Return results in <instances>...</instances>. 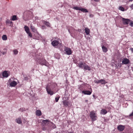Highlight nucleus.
Segmentation results:
<instances>
[{
	"instance_id": "f257e3e1",
	"label": "nucleus",
	"mask_w": 133,
	"mask_h": 133,
	"mask_svg": "<svg viewBox=\"0 0 133 133\" xmlns=\"http://www.w3.org/2000/svg\"><path fill=\"white\" fill-rule=\"evenodd\" d=\"M78 66L79 68H83L85 70H88L89 71L91 70L90 67L87 65L85 62H80L78 64Z\"/></svg>"
},
{
	"instance_id": "f03ea898",
	"label": "nucleus",
	"mask_w": 133,
	"mask_h": 133,
	"mask_svg": "<svg viewBox=\"0 0 133 133\" xmlns=\"http://www.w3.org/2000/svg\"><path fill=\"white\" fill-rule=\"evenodd\" d=\"M32 14V12L31 11H26L23 14V18L24 20L26 21Z\"/></svg>"
},
{
	"instance_id": "7ed1b4c3",
	"label": "nucleus",
	"mask_w": 133,
	"mask_h": 133,
	"mask_svg": "<svg viewBox=\"0 0 133 133\" xmlns=\"http://www.w3.org/2000/svg\"><path fill=\"white\" fill-rule=\"evenodd\" d=\"M39 57H38L37 58V64H40L41 65H46L47 64V62L44 59H39Z\"/></svg>"
},
{
	"instance_id": "20e7f679",
	"label": "nucleus",
	"mask_w": 133,
	"mask_h": 133,
	"mask_svg": "<svg viewBox=\"0 0 133 133\" xmlns=\"http://www.w3.org/2000/svg\"><path fill=\"white\" fill-rule=\"evenodd\" d=\"M46 89L48 94L50 95H52L55 93L54 91L51 90L50 84H48L46 85Z\"/></svg>"
},
{
	"instance_id": "39448f33",
	"label": "nucleus",
	"mask_w": 133,
	"mask_h": 133,
	"mask_svg": "<svg viewBox=\"0 0 133 133\" xmlns=\"http://www.w3.org/2000/svg\"><path fill=\"white\" fill-rule=\"evenodd\" d=\"M89 116L92 121H95L97 119L96 114L95 112L94 111H91L90 112Z\"/></svg>"
},
{
	"instance_id": "423d86ee",
	"label": "nucleus",
	"mask_w": 133,
	"mask_h": 133,
	"mask_svg": "<svg viewBox=\"0 0 133 133\" xmlns=\"http://www.w3.org/2000/svg\"><path fill=\"white\" fill-rule=\"evenodd\" d=\"M122 20L123 24L124 25H128L131 21V20L129 19H125L123 18H122Z\"/></svg>"
},
{
	"instance_id": "0eeeda50",
	"label": "nucleus",
	"mask_w": 133,
	"mask_h": 133,
	"mask_svg": "<svg viewBox=\"0 0 133 133\" xmlns=\"http://www.w3.org/2000/svg\"><path fill=\"white\" fill-rule=\"evenodd\" d=\"M65 51L67 55H70L72 53V51L71 49L69 48L66 47L65 48Z\"/></svg>"
},
{
	"instance_id": "6e6552de",
	"label": "nucleus",
	"mask_w": 133,
	"mask_h": 133,
	"mask_svg": "<svg viewBox=\"0 0 133 133\" xmlns=\"http://www.w3.org/2000/svg\"><path fill=\"white\" fill-rule=\"evenodd\" d=\"M117 128L118 130L122 131L125 128V126L120 125L117 127Z\"/></svg>"
},
{
	"instance_id": "1a4fd4ad",
	"label": "nucleus",
	"mask_w": 133,
	"mask_h": 133,
	"mask_svg": "<svg viewBox=\"0 0 133 133\" xmlns=\"http://www.w3.org/2000/svg\"><path fill=\"white\" fill-rule=\"evenodd\" d=\"M130 62L129 60L127 58H124L122 60V63L124 64H128Z\"/></svg>"
},
{
	"instance_id": "9d476101",
	"label": "nucleus",
	"mask_w": 133,
	"mask_h": 133,
	"mask_svg": "<svg viewBox=\"0 0 133 133\" xmlns=\"http://www.w3.org/2000/svg\"><path fill=\"white\" fill-rule=\"evenodd\" d=\"M51 43L54 46H57L59 44H60V43H59L58 41L57 40H55L53 41Z\"/></svg>"
},
{
	"instance_id": "9b49d317",
	"label": "nucleus",
	"mask_w": 133,
	"mask_h": 133,
	"mask_svg": "<svg viewBox=\"0 0 133 133\" xmlns=\"http://www.w3.org/2000/svg\"><path fill=\"white\" fill-rule=\"evenodd\" d=\"M92 90L91 91H89L83 90L82 91V93L85 95H90L92 93Z\"/></svg>"
},
{
	"instance_id": "f8f14e48",
	"label": "nucleus",
	"mask_w": 133,
	"mask_h": 133,
	"mask_svg": "<svg viewBox=\"0 0 133 133\" xmlns=\"http://www.w3.org/2000/svg\"><path fill=\"white\" fill-rule=\"evenodd\" d=\"M9 75V74L6 71H4L2 73V76L4 77H7Z\"/></svg>"
},
{
	"instance_id": "ddd939ff",
	"label": "nucleus",
	"mask_w": 133,
	"mask_h": 133,
	"mask_svg": "<svg viewBox=\"0 0 133 133\" xmlns=\"http://www.w3.org/2000/svg\"><path fill=\"white\" fill-rule=\"evenodd\" d=\"M48 84H50V87L52 89H54L57 85V84L55 83H49Z\"/></svg>"
},
{
	"instance_id": "4468645a",
	"label": "nucleus",
	"mask_w": 133,
	"mask_h": 133,
	"mask_svg": "<svg viewBox=\"0 0 133 133\" xmlns=\"http://www.w3.org/2000/svg\"><path fill=\"white\" fill-rule=\"evenodd\" d=\"M63 104L65 106H68L70 105V102L66 100H64L63 101Z\"/></svg>"
},
{
	"instance_id": "2eb2a0df",
	"label": "nucleus",
	"mask_w": 133,
	"mask_h": 133,
	"mask_svg": "<svg viewBox=\"0 0 133 133\" xmlns=\"http://www.w3.org/2000/svg\"><path fill=\"white\" fill-rule=\"evenodd\" d=\"M36 115L38 116H41L42 115V112L40 110H37L36 111Z\"/></svg>"
},
{
	"instance_id": "dca6fc26",
	"label": "nucleus",
	"mask_w": 133,
	"mask_h": 133,
	"mask_svg": "<svg viewBox=\"0 0 133 133\" xmlns=\"http://www.w3.org/2000/svg\"><path fill=\"white\" fill-rule=\"evenodd\" d=\"M17 84V83L15 81H13L11 82L10 84V85L11 86L13 87H15Z\"/></svg>"
},
{
	"instance_id": "f3484780",
	"label": "nucleus",
	"mask_w": 133,
	"mask_h": 133,
	"mask_svg": "<svg viewBox=\"0 0 133 133\" xmlns=\"http://www.w3.org/2000/svg\"><path fill=\"white\" fill-rule=\"evenodd\" d=\"M30 27L31 29L32 30V31L34 32H36L37 31V30L35 28V27L32 25V24H31L30 25Z\"/></svg>"
},
{
	"instance_id": "a211bd4d",
	"label": "nucleus",
	"mask_w": 133,
	"mask_h": 133,
	"mask_svg": "<svg viewBox=\"0 0 133 133\" xmlns=\"http://www.w3.org/2000/svg\"><path fill=\"white\" fill-rule=\"evenodd\" d=\"M85 32L86 33V34L87 35H88L89 34V33L90 32V30L89 29H88L87 28L85 29Z\"/></svg>"
},
{
	"instance_id": "6ab92c4d",
	"label": "nucleus",
	"mask_w": 133,
	"mask_h": 133,
	"mask_svg": "<svg viewBox=\"0 0 133 133\" xmlns=\"http://www.w3.org/2000/svg\"><path fill=\"white\" fill-rule=\"evenodd\" d=\"M16 122L18 124L22 123V120L21 118L19 117L16 119Z\"/></svg>"
},
{
	"instance_id": "aec40b11",
	"label": "nucleus",
	"mask_w": 133,
	"mask_h": 133,
	"mask_svg": "<svg viewBox=\"0 0 133 133\" xmlns=\"http://www.w3.org/2000/svg\"><path fill=\"white\" fill-rule=\"evenodd\" d=\"M102 48L103 52H106L108 51L107 48L103 45L102 46Z\"/></svg>"
},
{
	"instance_id": "412c9836",
	"label": "nucleus",
	"mask_w": 133,
	"mask_h": 133,
	"mask_svg": "<svg viewBox=\"0 0 133 133\" xmlns=\"http://www.w3.org/2000/svg\"><path fill=\"white\" fill-rule=\"evenodd\" d=\"M24 28L25 31H26L27 33H28V32H29V27L28 26L26 25L25 26Z\"/></svg>"
},
{
	"instance_id": "4be33fe9",
	"label": "nucleus",
	"mask_w": 133,
	"mask_h": 133,
	"mask_svg": "<svg viewBox=\"0 0 133 133\" xmlns=\"http://www.w3.org/2000/svg\"><path fill=\"white\" fill-rule=\"evenodd\" d=\"M80 10H81L83 12H88V11L87 9L85 8H81Z\"/></svg>"
},
{
	"instance_id": "5701e85b",
	"label": "nucleus",
	"mask_w": 133,
	"mask_h": 133,
	"mask_svg": "<svg viewBox=\"0 0 133 133\" xmlns=\"http://www.w3.org/2000/svg\"><path fill=\"white\" fill-rule=\"evenodd\" d=\"M107 112V111L105 109H102L101 110V113L104 115L106 114Z\"/></svg>"
},
{
	"instance_id": "b1692460",
	"label": "nucleus",
	"mask_w": 133,
	"mask_h": 133,
	"mask_svg": "<svg viewBox=\"0 0 133 133\" xmlns=\"http://www.w3.org/2000/svg\"><path fill=\"white\" fill-rule=\"evenodd\" d=\"M99 82H100V83H101L102 84H104L106 83L105 81L102 79L100 80Z\"/></svg>"
},
{
	"instance_id": "393cba45",
	"label": "nucleus",
	"mask_w": 133,
	"mask_h": 133,
	"mask_svg": "<svg viewBox=\"0 0 133 133\" xmlns=\"http://www.w3.org/2000/svg\"><path fill=\"white\" fill-rule=\"evenodd\" d=\"M44 24L48 26H50V24L49 22L46 21H45L44 22Z\"/></svg>"
},
{
	"instance_id": "a878e982",
	"label": "nucleus",
	"mask_w": 133,
	"mask_h": 133,
	"mask_svg": "<svg viewBox=\"0 0 133 133\" xmlns=\"http://www.w3.org/2000/svg\"><path fill=\"white\" fill-rule=\"evenodd\" d=\"M2 39L3 40H6L7 39V36L5 35H4L2 37Z\"/></svg>"
},
{
	"instance_id": "bb28decb",
	"label": "nucleus",
	"mask_w": 133,
	"mask_h": 133,
	"mask_svg": "<svg viewBox=\"0 0 133 133\" xmlns=\"http://www.w3.org/2000/svg\"><path fill=\"white\" fill-rule=\"evenodd\" d=\"M13 52L14 55H16L18 53V51L16 49H14L13 50Z\"/></svg>"
},
{
	"instance_id": "cd10ccee",
	"label": "nucleus",
	"mask_w": 133,
	"mask_h": 133,
	"mask_svg": "<svg viewBox=\"0 0 133 133\" xmlns=\"http://www.w3.org/2000/svg\"><path fill=\"white\" fill-rule=\"evenodd\" d=\"M43 122L44 124H46L47 123L49 122V120H43L42 121Z\"/></svg>"
},
{
	"instance_id": "c85d7f7f",
	"label": "nucleus",
	"mask_w": 133,
	"mask_h": 133,
	"mask_svg": "<svg viewBox=\"0 0 133 133\" xmlns=\"http://www.w3.org/2000/svg\"><path fill=\"white\" fill-rule=\"evenodd\" d=\"M118 9L122 11H124V9L122 6H119Z\"/></svg>"
},
{
	"instance_id": "c756f323",
	"label": "nucleus",
	"mask_w": 133,
	"mask_h": 133,
	"mask_svg": "<svg viewBox=\"0 0 133 133\" xmlns=\"http://www.w3.org/2000/svg\"><path fill=\"white\" fill-rule=\"evenodd\" d=\"M6 23L8 24H11L13 23L10 20L7 19L6 21Z\"/></svg>"
},
{
	"instance_id": "7c9ffc66",
	"label": "nucleus",
	"mask_w": 133,
	"mask_h": 133,
	"mask_svg": "<svg viewBox=\"0 0 133 133\" xmlns=\"http://www.w3.org/2000/svg\"><path fill=\"white\" fill-rule=\"evenodd\" d=\"M73 9H74L76 10H79L81 8H80L78 6H76V7H73Z\"/></svg>"
},
{
	"instance_id": "2f4dec72",
	"label": "nucleus",
	"mask_w": 133,
	"mask_h": 133,
	"mask_svg": "<svg viewBox=\"0 0 133 133\" xmlns=\"http://www.w3.org/2000/svg\"><path fill=\"white\" fill-rule=\"evenodd\" d=\"M17 19L16 16L15 15H14L13 16L12 20L13 21H15Z\"/></svg>"
},
{
	"instance_id": "473e14b6",
	"label": "nucleus",
	"mask_w": 133,
	"mask_h": 133,
	"mask_svg": "<svg viewBox=\"0 0 133 133\" xmlns=\"http://www.w3.org/2000/svg\"><path fill=\"white\" fill-rule=\"evenodd\" d=\"M129 25L131 26H133V21H131Z\"/></svg>"
},
{
	"instance_id": "72a5a7b5",
	"label": "nucleus",
	"mask_w": 133,
	"mask_h": 133,
	"mask_svg": "<svg viewBox=\"0 0 133 133\" xmlns=\"http://www.w3.org/2000/svg\"><path fill=\"white\" fill-rule=\"evenodd\" d=\"M27 33L28 34V35L29 36H30L31 37H32V34L30 32V31L29 32H28V33Z\"/></svg>"
},
{
	"instance_id": "f704fd0d",
	"label": "nucleus",
	"mask_w": 133,
	"mask_h": 133,
	"mask_svg": "<svg viewBox=\"0 0 133 133\" xmlns=\"http://www.w3.org/2000/svg\"><path fill=\"white\" fill-rule=\"evenodd\" d=\"M59 97H56L55 98L56 102H57L58 101Z\"/></svg>"
},
{
	"instance_id": "c9c22d12",
	"label": "nucleus",
	"mask_w": 133,
	"mask_h": 133,
	"mask_svg": "<svg viewBox=\"0 0 133 133\" xmlns=\"http://www.w3.org/2000/svg\"><path fill=\"white\" fill-rule=\"evenodd\" d=\"M24 109L23 108H21L19 109V110L21 111H22L24 110Z\"/></svg>"
},
{
	"instance_id": "e433bc0d",
	"label": "nucleus",
	"mask_w": 133,
	"mask_h": 133,
	"mask_svg": "<svg viewBox=\"0 0 133 133\" xmlns=\"http://www.w3.org/2000/svg\"><path fill=\"white\" fill-rule=\"evenodd\" d=\"M100 80H98L97 81H95V83H100Z\"/></svg>"
},
{
	"instance_id": "4c0bfd02",
	"label": "nucleus",
	"mask_w": 133,
	"mask_h": 133,
	"mask_svg": "<svg viewBox=\"0 0 133 133\" xmlns=\"http://www.w3.org/2000/svg\"><path fill=\"white\" fill-rule=\"evenodd\" d=\"M130 7L132 9H133V4L131 5L130 6Z\"/></svg>"
},
{
	"instance_id": "58836bf2",
	"label": "nucleus",
	"mask_w": 133,
	"mask_h": 133,
	"mask_svg": "<svg viewBox=\"0 0 133 133\" xmlns=\"http://www.w3.org/2000/svg\"><path fill=\"white\" fill-rule=\"evenodd\" d=\"M130 50L131 51V52L133 53V48H131L130 49Z\"/></svg>"
},
{
	"instance_id": "ea45409f",
	"label": "nucleus",
	"mask_w": 133,
	"mask_h": 133,
	"mask_svg": "<svg viewBox=\"0 0 133 133\" xmlns=\"http://www.w3.org/2000/svg\"><path fill=\"white\" fill-rule=\"evenodd\" d=\"M94 1L96 2H99L100 1V0H94Z\"/></svg>"
},
{
	"instance_id": "a19ab883",
	"label": "nucleus",
	"mask_w": 133,
	"mask_h": 133,
	"mask_svg": "<svg viewBox=\"0 0 133 133\" xmlns=\"http://www.w3.org/2000/svg\"><path fill=\"white\" fill-rule=\"evenodd\" d=\"M2 52V54H3V55H4V54H5V52Z\"/></svg>"
},
{
	"instance_id": "79ce46f5",
	"label": "nucleus",
	"mask_w": 133,
	"mask_h": 133,
	"mask_svg": "<svg viewBox=\"0 0 133 133\" xmlns=\"http://www.w3.org/2000/svg\"><path fill=\"white\" fill-rule=\"evenodd\" d=\"M129 1L130 2H131V1H133V0H129Z\"/></svg>"
},
{
	"instance_id": "37998d69",
	"label": "nucleus",
	"mask_w": 133,
	"mask_h": 133,
	"mask_svg": "<svg viewBox=\"0 0 133 133\" xmlns=\"http://www.w3.org/2000/svg\"><path fill=\"white\" fill-rule=\"evenodd\" d=\"M81 30H79V29L78 30V31H79V32H80V31H81Z\"/></svg>"
},
{
	"instance_id": "c03bdc74",
	"label": "nucleus",
	"mask_w": 133,
	"mask_h": 133,
	"mask_svg": "<svg viewBox=\"0 0 133 133\" xmlns=\"http://www.w3.org/2000/svg\"><path fill=\"white\" fill-rule=\"evenodd\" d=\"M56 126H55V125H54V128H56Z\"/></svg>"
},
{
	"instance_id": "a18cd8bd",
	"label": "nucleus",
	"mask_w": 133,
	"mask_h": 133,
	"mask_svg": "<svg viewBox=\"0 0 133 133\" xmlns=\"http://www.w3.org/2000/svg\"><path fill=\"white\" fill-rule=\"evenodd\" d=\"M68 31H69V32L70 33V30H68Z\"/></svg>"
},
{
	"instance_id": "49530a36",
	"label": "nucleus",
	"mask_w": 133,
	"mask_h": 133,
	"mask_svg": "<svg viewBox=\"0 0 133 133\" xmlns=\"http://www.w3.org/2000/svg\"><path fill=\"white\" fill-rule=\"evenodd\" d=\"M69 133H73L72 132H69Z\"/></svg>"
},
{
	"instance_id": "de8ad7c7",
	"label": "nucleus",
	"mask_w": 133,
	"mask_h": 133,
	"mask_svg": "<svg viewBox=\"0 0 133 133\" xmlns=\"http://www.w3.org/2000/svg\"><path fill=\"white\" fill-rule=\"evenodd\" d=\"M43 130H44V128H43Z\"/></svg>"
},
{
	"instance_id": "09e8293b",
	"label": "nucleus",
	"mask_w": 133,
	"mask_h": 133,
	"mask_svg": "<svg viewBox=\"0 0 133 133\" xmlns=\"http://www.w3.org/2000/svg\"><path fill=\"white\" fill-rule=\"evenodd\" d=\"M75 63H76V64L77 63H76V62H75Z\"/></svg>"
},
{
	"instance_id": "8fccbe9b",
	"label": "nucleus",
	"mask_w": 133,
	"mask_h": 133,
	"mask_svg": "<svg viewBox=\"0 0 133 133\" xmlns=\"http://www.w3.org/2000/svg\"><path fill=\"white\" fill-rule=\"evenodd\" d=\"M88 101L87 100H86V101Z\"/></svg>"
},
{
	"instance_id": "3c124183",
	"label": "nucleus",
	"mask_w": 133,
	"mask_h": 133,
	"mask_svg": "<svg viewBox=\"0 0 133 133\" xmlns=\"http://www.w3.org/2000/svg\"><path fill=\"white\" fill-rule=\"evenodd\" d=\"M93 96H94V95H93Z\"/></svg>"
}]
</instances>
